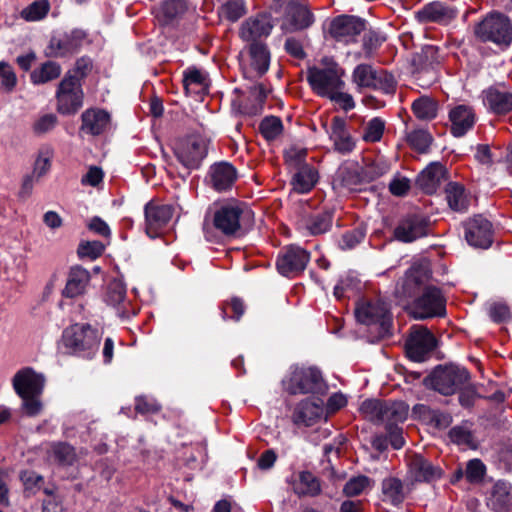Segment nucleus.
Returning <instances> with one entry per match:
<instances>
[{
  "label": "nucleus",
  "instance_id": "nucleus-34",
  "mask_svg": "<svg viewBox=\"0 0 512 512\" xmlns=\"http://www.w3.org/2000/svg\"><path fill=\"white\" fill-rule=\"evenodd\" d=\"M251 58V67L257 73V76L265 74L270 64V52L267 46L262 42L251 43L249 46Z\"/></svg>",
  "mask_w": 512,
  "mask_h": 512
},
{
  "label": "nucleus",
  "instance_id": "nucleus-33",
  "mask_svg": "<svg viewBox=\"0 0 512 512\" xmlns=\"http://www.w3.org/2000/svg\"><path fill=\"white\" fill-rule=\"evenodd\" d=\"M407 415L408 406L404 402L384 401L381 424H385L388 429H392L398 423L405 421Z\"/></svg>",
  "mask_w": 512,
  "mask_h": 512
},
{
  "label": "nucleus",
  "instance_id": "nucleus-27",
  "mask_svg": "<svg viewBox=\"0 0 512 512\" xmlns=\"http://www.w3.org/2000/svg\"><path fill=\"white\" fill-rule=\"evenodd\" d=\"M212 187L221 192L232 187L237 179L235 167L228 162H219L213 164L209 170Z\"/></svg>",
  "mask_w": 512,
  "mask_h": 512
},
{
  "label": "nucleus",
  "instance_id": "nucleus-47",
  "mask_svg": "<svg viewBox=\"0 0 512 512\" xmlns=\"http://www.w3.org/2000/svg\"><path fill=\"white\" fill-rule=\"evenodd\" d=\"M250 96L252 97V103L244 106V113L248 115H257L261 113L263 109L267 92L262 84H256L250 87Z\"/></svg>",
  "mask_w": 512,
  "mask_h": 512
},
{
  "label": "nucleus",
  "instance_id": "nucleus-23",
  "mask_svg": "<svg viewBox=\"0 0 512 512\" xmlns=\"http://www.w3.org/2000/svg\"><path fill=\"white\" fill-rule=\"evenodd\" d=\"M327 132L337 152L349 154L354 150L355 141L347 130L345 119L339 116L333 117Z\"/></svg>",
  "mask_w": 512,
  "mask_h": 512
},
{
  "label": "nucleus",
  "instance_id": "nucleus-59",
  "mask_svg": "<svg viewBox=\"0 0 512 512\" xmlns=\"http://www.w3.org/2000/svg\"><path fill=\"white\" fill-rule=\"evenodd\" d=\"M20 479L25 488V492L30 494H35L44 482V479L41 475L37 474L34 471H23L20 475Z\"/></svg>",
  "mask_w": 512,
  "mask_h": 512
},
{
  "label": "nucleus",
  "instance_id": "nucleus-32",
  "mask_svg": "<svg viewBox=\"0 0 512 512\" xmlns=\"http://www.w3.org/2000/svg\"><path fill=\"white\" fill-rule=\"evenodd\" d=\"M293 491L299 497H315L321 493L319 479L309 471H302L292 483Z\"/></svg>",
  "mask_w": 512,
  "mask_h": 512
},
{
  "label": "nucleus",
  "instance_id": "nucleus-56",
  "mask_svg": "<svg viewBox=\"0 0 512 512\" xmlns=\"http://www.w3.org/2000/svg\"><path fill=\"white\" fill-rule=\"evenodd\" d=\"M126 297V288L120 281H112L108 284L105 301L107 304L117 306L121 304Z\"/></svg>",
  "mask_w": 512,
  "mask_h": 512
},
{
  "label": "nucleus",
  "instance_id": "nucleus-14",
  "mask_svg": "<svg viewBox=\"0 0 512 512\" xmlns=\"http://www.w3.org/2000/svg\"><path fill=\"white\" fill-rule=\"evenodd\" d=\"M310 261V254L297 245H289L283 249L277 259V269L283 276H292L302 272Z\"/></svg>",
  "mask_w": 512,
  "mask_h": 512
},
{
  "label": "nucleus",
  "instance_id": "nucleus-8",
  "mask_svg": "<svg viewBox=\"0 0 512 512\" xmlns=\"http://www.w3.org/2000/svg\"><path fill=\"white\" fill-rule=\"evenodd\" d=\"M476 35L483 41L507 46L512 41V26L505 15L492 13L478 24Z\"/></svg>",
  "mask_w": 512,
  "mask_h": 512
},
{
  "label": "nucleus",
  "instance_id": "nucleus-36",
  "mask_svg": "<svg viewBox=\"0 0 512 512\" xmlns=\"http://www.w3.org/2000/svg\"><path fill=\"white\" fill-rule=\"evenodd\" d=\"M62 67L54 61H46L30 73V81L34 85H42L60 77Z\"/></svg>",
  "mask_w": 512,
  "mask_h": 512
},
{
  "label": "nucleus",
  "instance_id": "nucleus-4",
  "mask_svg": "<svg viewBox=\"0 0 512 512\" xmlns=\"http://www.w3.org/2000/svg\"><path fill=\"white\" fill-rule=\"evenodd\" d=\"M469 380L470 374L467 369L450 365L435 369L426 382L435 391L448 396L464 387Z\"/></svg>",
  "mask_w": 512,
  "mask_h": 512
},
{
  "label": "nucleus",
  "instance_id": "nucleus-15",
  "mask_svg": "<svg viewBox=\"0 0 512 512\" xmlns=\"http://www.w3.org/2000/svg\"><path fill=\"white\" fill-rule=\"evenodd\" d=\"M436 340L426 328H415L405 342L408 357L416 362L424 361L426 356L435 348Z\"/></svg>",
  "mask_w": 512,
  "mask_h": 512
},
{
  "label": "nucleus",
  "instance_id": "nucleus-29",
  "mask_svg": "<svg viewBox=\"0 0 512 512\" xmlns=\"http://www.w3.org/2000/svg\"><path fill=\"white\" fill-rule=\"evenodd\" d=\"M416 17L421 23L446 24L456 17V13L441 2H432L419 10Z\"/></svg>",
  "mask_w": 512,
  "mask_h": 512
},
{
  "label": "nucleus",
  "instance_id": "nucleus-19",
  "mask_svg": "<svg viewBox=\"0 0 512 512\" xmlns=\"http://www.w3.org/2000/svg\"><path fill=\"white\" fill-rule=\"evenodd\" d=\"M333 189L340 194L355 192L365 184L361 167L356 163L345 164L339 167L333 178Z\"/></svg>",
  "mask_w": 512,
  "mask_h": 512
},
{
  "label": "nucleus",
  "instance_id": "nucleus-28",
  "mask_svg": "<svg viewBox=\"0 0 512 512\" xmlns=\"http://www.w3.org/2000/svg\"><path fill=\"white\" fill-rule=\"evenodd\" d=\"M445 177V167L439 162H433L417 176L416 183L425 193L432 194L445 180Z\"/></svg>",
  "mask_w": 512,
  "mask_h": 512
},
{
  "label": "nucleus",
  "instance_id": "nucleus-3",
  "mask_svg": "<svg viewBox=\"0 0 512 512\" xmlns=\"http://www.w3.org/2000/svg\"><path fill=\"white\" fill-rule=\"evenodd\" d=\"M431 271L427 262H415L397 282L394 294L400 301L417 298L430 279Z\"/></svg>",
  "mask_w": 512,
  "mask_h": 512
},
{
  "label": "nucleus",
  "instance_id": "nucleus-12",
  "mask_svg": "<svg viewBox=\"0 0 512 512\" xmlns=\"http://www.w3.org/2000/svg\"><path fill=\"white\" fill-rule=\"evenodd\" d=\"M90 43L88 34L81 29H74L61 37H52L47 47L50 57H64L76 53Z\"/></svg>",
  "mask_w": 512,
  "mask_h": 512
},
{
  "label": "nucleus",
  "instance_id": "nucleus-41",
  "mask_svg": "<svg viewBox=\"0 0 512 512\" xmlns=\"http://www.w3.org/2000/svg\"><path fill=\"white\" fill-rule=\"evenodd\" d=\"M440 63L439 49L433 45L424 46L420 52L413 57V64L419 71H428L435 64Z\"/></svg>",
  "mask_w": 512,
  "mask_h": 512
},
{
  "label": "nucleus",
  "instance_id": "nucleus-45",
  "mask_svg": "<svg viewBox=\"0 0 512 512\" xmlns=\"http://www.w3.org/2000/svg\"><path fill=\"white\" fill-rule=\"evenodd\" d=\"M377 70L369 64L357 65L352 73V81L359 89L370 88L373 86Z\"/></svg>",
  "mask_w": 512,
  "mask_h": 512
},
{
  "label": "nucleus",
  "instance_id": "nucleus-54",
  "mask_svg": "<svg viewBox=\"0 0 512 512\" xmlns=\"http://www.w3.org/2000/svg\"><path fill=\"white\" fill-rule=\"evenodd\" d=\"M407 141L412 148L420 153H424L428 150L432 138L426 130L419 129L410 132L407 136Z\"/></svg>",
  "mask_w": 512,
  "mask_h": 512
},
{
  "label": "nucleus",
  "instance_id": "nucleus-43",
  "mask_svg": "<svg viewBox=\"0 0 512 512\" xmlns=\"http://www.w3.org/2000/svg\"><path fill=\"white\" fill-rule=\"evenodd\" d=\"M415 116L420 120H432L437 116L438 103L431 97L422 96L412 104Z\"/></svg>",
  "mask_w": 512,
  "mask_h": 512
},
{
  "label": "nucleus",
  "instance_id": "nucleus-57",
  "mask_svg": "<svg viewBox=\"0 0 512 512\" xmlns=\"http://www.w3.org/2000/svg\"><path fill=\"white\" fill-rule=\"evenodd\" d=\"M186 11L183 0H166L161 6V13L166 21L173 20Z\"/></svg>",
  "mask_w": 512,
  "mask_h": 512
},
{
  "label": "nucleus",
  "instance_id": "nucleus-13",
  "mask_svg": "<svg viewBox=\"0 0 512 512\" xmlns=\"http://www.w3.org/2000/svg\"><path fill=\"white\" fill-rule=\"evenodd\" d=\"M467 243L475 248L487 249L493 242L492 223L482 215H476L464 223Z\"/></svg>",
  "mask_w": 512,
  "mask_h": 512
},
{
  "label": "nucleus",
  "instance_id": "nucleus-39",
  "mask_svg": "<svg viewBox=\"0 0 512 512\" xmlns=\"http://www.w3.org/2000/svg\"><path fill=\"white\" fill-rule=\"evenodd\" d=\"M332 221V212L323 211L306 218L304 220V227L310 235L316 236L326 233L331 228Z\"/></svg>",
  "mask_w": 512,
  "mask_h": 512
},
{
  "label": "nucleus",
  "instance_id": "nucleus-62",
  "mask_svg": "<svg viewBox=\"0 0 512 512\" xmlns=\"http://www.w3.org/2000/svg\"><path fill=\"white\" fill-rule=\"evenodd\" d=\"M41 395H26L20 397L22 399L21 409L29 417L39 415L43 409V404L40 400Z\"/></svg>",
  "mask_w": 512,
  "mask_h": 512
},
{
  "label": "nucleus",
  "instance_id": "nucleus-38",
  "mask_svg": "<svg viewBox=\"0 0 512 512\" xmlns=\"http://www.w3.org/2000/svg\"><path fill=\"white\" fill-rule=\"evenodd\" d=\"M317 182V171L308 165H303L293 176V189L298 193L309 192Z\"/></svg>",
  "mask_w": 512,
  "mask_h": 512
},
{
  "label": "nucleus",
  "instance_id": "nucleus-26",
  "mask_svg": "<svg viewBox=\"0 0 512 512\" xmlns=\"http://www.w3.org/2000/svg\"><path fill=\"white\" fill-rule=\"evenodd\" d=\"M90 282V273L81 266H73L70 268L66 285L62 291V295L66 298H75L85 293Z\"/></svg>",
  "mask_w": 512,
  "mask_h": 512
},
{
  "label": "nucleus",
  "instance_id": "nucleus-63",
  "mask_svg": "<svg viewBox=\"0 0 512 512\" xmlns=\"http://www.w3.org/2000/svg\"><path fill=\"white\" fill-rule=\"evenodd\" d=\"M104 249L105 246L100 241H86L80 243L78 247V255L80 257L96 259L103 253Z\"/></svg>",
  "mask_w": 512,
  "mask_h": 512
},
{
  "label": "nucleus",
  "instance_id": "nucleus-64",
  "mask_svg": "<svg viewBox=\"0 0 512 512\" xmlns=\"http://www.w3.org/2000/svg\"><path fill=\"white\" fill-rule=\"evenodd\" d=\"M489 316L496 323H503L511 318L510 308L503 302L492 303L489 307Z\"/></svg>",
  "mask_w": 512,
  "mask_h": 512
},
{
  "label": "nucleus",
  "instance_id": "nucleus-17",
  "mask_svg": "<svg viewBox=\"0 0 512 512\" xmlns=\"http://www.w3.org/2000/svg\"><path fill=\"white\" fill-rule=\"evenodd\" d=\"M428 233V221L419 214L402 217L394 229V237L403 243H410Z\"/></svg>",
  "mask_w": 512,
  "mask_h": 512
},
{
  "label": "nucleus",
  "instance_id": "nucleus-44",
  "mask_svg": "<svg viewBox=\"0 0 512 512\" xmlns=\"http://www.w3.org/2000/svg\"><path fill=\"white\" fill-rule=\"evenodd\" d=\"M183 86L186 94L199 93L206 85V77L197 68H188L183 74Z\"/></svg>",
  "mask_w": 512,
  "mask_h": 512
},
{
  "label": "nucleus",
  "instance_id": "nucleus-20",
  "mask_svg": "<svg viewBox=\"0 0 512 512\" xmlns=\"http://www.w3.org/2000/svg\"><path fill=\"white\" fill-rule=\"evenodd\" d=\"M271 17L258 14L247 18L240 26L239 36L243 41L255 43L263 37H268L273 29Z\"/></svg>",
  "mask_w": 512,
  "mask_h": 512
},
{
  "label": "nucleus",
  "instance_id": "nucleus-6",
  "mask_svg": "<svg viewBox=\"0 0 512 512\" xmlns=\"http://www.w3.org/2000/svg\"><path fill=\"white\" fill-rule=\"evenodd\" d=\"M56 110L62 115H74L83 106L84 92L82 83L70 75H64L56 93Z\"/></svg>",
  "mask_w": 512,
  "mask_h": 512
},
{
  "label": "nucleus",
  "instance_id": "nucleus-7",
  "mask_svg": "<svg viewBox=\"0 0 512 512\" xmlns=\"http://www.w3.org/2000/svg\"><path fill=\"white\" fill-rule=\"evenodd\" d=\"M207 152L208 141L199 135L182 138L174 146L176 158L188 170L198 169Z\"/></svg>",
  "mask_w": 512,
  "mask_h": 512
},
{
  "label": "nucleus",
  "instance_id": "nucleus-35",
  "mask_svg": "<svg viewBox=\"0 0 512 512\" xmlns=\"http://www.w3.org/2000/svg\"><path fill=\"white\" fill-rule=\"evenodd\" d=\"M383 501L389 502L394 506L400 505L406 497L403 483L395 477L383 479L381 484Z\"/></svg>",
  "mask_w": 512,
  "mask_h": 512
},
{
  "label": "nucleus",
  "instance_id": "nucleus-58",
  "mask_svg": "<svg viewBox=\"0 0 512 512\" xmlns=\"http://www.w3.org/2000/svg\"><path fill=\"white\" fill-rule=\"evenodd\" d=\"M370 484L367 476L361 475L351 478L344 486L343 492L348 497L361 494Z\"/></svg>",
  "mask_w": 512,
  "mask_h": 512
},
{
  "label": "nucleus",
  "instance_id": "nucleus-21",
  "mask_svg": "<svg viewBox=\"0 0 512 512\" xmlns=\"http://www.w3.org/2000/svg\"><path fill=\"white\" fill-rule=\"evenodd\" d=\"M146 233L154 238L158 231L166 226L173 215V208L170 205H158L149 202L145 205Z\"/></svg>",
  "mask_w": 512,
  "mask_h": 512
},
{
  "label": "nucleus",
  "instance_id": "nucleus-11",
  "mask_svg": "<svg viewBox=\"0 0 512 512\" xmlns=\"http://www.w3.org/2000/svg\"><path fill=\"white\" fill-rule=\"evenodd\" d=\"M366 30V21L360 17L340 15L329 25V34L337 42L350 44L357 41L358 36Z\"/></svg>",
  "mask_w": 512,
  "mask_h": 512
},
{
  "label": "nucleus",
  "instance_id": "nucleus-9",
  "mask_svg": "<svg viewBox=\"0 0 512 512\" xmlns=\"http://www.w3.org/2000/svg\"><path fill=\"white\" fill-rule=\"evenodd\" d=\"M342 75V70L336 65L323 69L313 67L307 72V80L314 92L321 97L329 98L336 90L344 88Z\"/></svg>",
  "mask_w": 512,
  "mask_h": 512
},
{
  "label": "nucleus",
  "instance_id": "nucleus-53",
  "mask_svg": "<svg viewBox=\"0 0 512 512\" xmlns=\"http://www.w3.org/2000/svg\"><path fill=\"white\" fill-rule=\"evenodd\" d=\"M371 89L380 90L385 94H393L396 89L394 76L385 70H377Z\"/></svg>",
  "mask_w": 512,
  "mask_h": 512
},
{
  "label": "nucleus",
  "instance_id": "nucleus-2",
  "mask_svg": "<svg viewBox=\"0 0 512 512\" xmlns=\"http://www.w3.org/2000/svg\"><path fill=\"white\" fill-rule=\"evenodd\" d=\"M283 385L292 395L324 393L326 390L321 372L314 367H294Z\"/></svg>",
  "mask_w": 512,
  "mask_h": 512
},
{
  "label": "nucleus",
  "instance_id": "nucleus-61",
  "mask_svg": "<svg viewBox=\"0 0 512 512\" xmlns=\"http://www.w3.org/2000/svg\"><path fill=\"white\" fill-rule=\"evenodd\" d=\"M485 465L479 459L468 461L465 469V477L470 483L480 482L485 474Z\"/></svg>",
  "mask_w": 512,
  "mask_h": 512
},
{
  "label": "nucleus",
  "instance_id": "nucleus-25",
  "mask_svg": "<svg viewBox=\"0 0 512 512\" xmlns=\"http://www.w3.org/2000/svg\"><path fill=\"white\" fill-rule=\"evenodd\" d=\"M81 122V132L97 136L108 128L110 115L101 109H87L81 115Z\"/></svg>",
  "mask_w": 512,
  "mask_h": 512
},
{
  "label": "nucleus",
  "instance_id": "nucleus-42",
  "mask_svg": "<svg viewBox=\"0 0 512 512\" xmlns=\"http://www.w3.org/2000/svg\"><path fill=\"white\" fill-rule=\"evenodd\" d=\"M491 505L495 511H504L512 503L511 486L505 482H497L491 494Z\"/></svg>",
  "mask_w": 512,
  "mask_h": 512
},
{
  "label": "nucleus",
  "instance_id": "nucleus-24",
  "mask_svg": "<svg viewBox=\"0 0 512 512\" xmlns=\"http://www.w3.org/2000/svg\"><path fill=\"white\" fill-rule=\"evenodd\" d=\"M409 474L414 481L432 482L441 478L442 470L422 455L415 454L409 460Z\"/></svg>",
  "mask_w": 512,
  "mask_h": 512
},
{
  "label": "nucleus",
  "instance_id": "nucleus-40",
  "mask_svg": "<svg viewBox=\"0 0 512 512\" xmlns=\"http://www.w3.org/2000/svg\"><path fill=\"white\" fill-rule=\"evenodd\" d=\"M449 207L454 211H465L468 208V199L464 187L456 182H450L445 188Z\"/></svg>",
  "mask_w": 512,
  "mask_h": 512
},
{
  "label": "nucleus",
  "instance_id": "nucleus-37",
  "mask_svg": "<svg viewBox=\"0 0 512 512\" xmlns=\"http://www.w3.org/2000/svg\"><path fill=\"white\" fill-rule=\"evenodd\" d=\"M287 15L291 20V25L294 30L305 29L314 21L313 14L307 6L298 2H291L288 5Z\"/></svg>",
  "mask_w": 512,
  "mask_h": 512
},
{
  "label": "nucleus",
  "instance_id": "nucleus-46",
  "mask_svg": "<svg viewBox=\"0 0 512 512\" xmlns=\"http://www.w3.org/2000/svg\"><path fill=\"white\" fill-rule=\"evenodd\" d=\"M51 453L54 459L64 466H71L76 461L74 447L65 442L53 443L51 445Z\"/></svg>",
  "mask_w": 512,
  "mask_h": 512
},
{
  "label": "nucleus",
  "instance_id": "nucleus-31",
  "mask_svg": "<svg viewBox=\"0 0 512 512\" xmlns=\"http://www.w3.org/2000/svg\"><path fill=\"white\" fill-rule=\"evenodd\" d=\"M322 404L308 399L301 401L293 412V422L296 425L311 426L322 417Z\"/></svg>",
  "mask_w": 512,
  "mask_h": 512
},
{
  "label": "nucleus",
  "instance_id": "nucleus-22",
  "mask_svg": "<svg viewBox=\"0 0 512 512\" xmlns=\"http://www.w3.org/2000/svg\"><path fill=\"white\" fill-rule=\"evenodd\" d=\"M449 120L451 134L455 137H462L473 128L476 115L472 107L462 104L450 110Z\"/></svg>",
  "mask_w": 512,
  "mask_h": 512
},
{
  "label": "nucleus",
  "instance_id": "nucleus-60",
  "mask_svg": "<svg viewBox=\"0 0 512 512\" xmlns=\"http://www.w3.org/2000/svg\"><path fill=\"white\" fill-rule=\"evenodd\" d=\"M92 67V60L84 56L77 59L73 69L67 71L65 75H70L82 83V80L91 72Z\"/></svg>",
  "mask_w": 512,
  "mask_h": 512
},
{
  "label": "nucleus",
  "instance_id": "nucleus-48",
  "mask_svg": "<svg viewBox=\"0 0 512 512\" xmlns=\"http://www.w3.org/2000/svg\"><path fill=\"white\" fill-rule=\"evenodd\" d=\"M246 12L245 0H227L220 8V15L230 22H236Z\"/></svg>",
  "mask_w": 512,
  "mask_h": 512
},
{
  "label": "nucleus",
  "instance_id": "nucleus-18",
  "mask_svg": "<svg viewBox=\"0 0 512 512\" xmlns=\"http://www.w3.org/2000/svg\"><path fill=\"white\" fill-rule=\"evenodd\" d=\"M355 316L362 324H379L382 333L388 332L391 324V316L386 304L379 301L367 302L358 306Z\"/></svg>",
  "mask_w": 512,
  "mask_h": 512
},
{
  "label": "nucleus",
  "instance_id": "nucleus-30",
  "mask_svg": "<svg viewBox=\"0 0 512 512\" xmlns=\"http://www.w3.org/2000/svg\"><path fill=\"white\" fill-rule=\"evenodd\" d=\"M484 102L497 114L508 113L512 111V92L490 87L484 91Z\"/></svg>",
  "mask_w": 512,
  "mask_h": 512
},
{
  "label": "nucleus",
  "instance_id": "nucleus-16",
  "mask_svg": "<svg viewBox=\"0 0 512 512\" xmlns=\"http://www.w3.org/2000/svg\"><path fill=\"white\" fill-rule=\"evenodd\" d=\"M45 376L31 367H25L15 373L12 386L19 397L41 395L45 386Z\"/></svg>",
  "mask_w": 512,
  "mask_h": 512
},
{
  "label": "nucleus",
  "instance_id": "nucleus-49",
  "mask_svg": "<svg viewBox=\"0 0 512 512\" xmlns=\"http://www.w3.org/2000/svg\"><path fill=\"white\" fill-rule=\"evenodd\" d=\"M383 404V400L367 399L362 402L359 411L365 419L373 423L381 424Z\"/></svg>",
  "mask_w": 512,
  "mask_h": 512
},
{
  "label": "nucleus",
  "instance_id": "nucleus-10",
  "mask_svg": "<svg viewBox=\"0 0 512 512\" xmlns=\"http://www.w3.org/2000/svg\"><path fill=\"white\" fill-rule=\"evenodd\" d=\"M244 212L242 205L229 203L221 206L214 212L212 218L213 228L222 236L231 238L239 235L241 231V216Z\"/></svg>",
  "mask_w": 512,
  "mask_h": 512
},
{
  "label": "nucleus",
  "instance_id": "nucleus-55",
  "mask_svg": "<svg viewBox=\"0 0 512 512\" xmlns=\"http://www.w3.org/2000/svg\"><path fill=\"white\" fill-rule=\"evenodd\" d=\"M0 85L1 89L11 93L17 85V76L12 66L4 61H0Z\"/></svg>",
  "mask_w": 512,
  "mask_h": 512
},
{
  "label": "nucleus",
  "instance_id": "nucleus-50",
  "mask_svg": "<svg viewBox=\"0 0 512 512\" xmlns=\"http://www.w3.org/2000/svg\"><path fill=\"white\" fill-rule=\"evenodd\" d=\"M385 130V121L380 117L369 120L363 130L362 139L368 143L379 142Z\"/></svg>",
  "mask_w": 512,
  "mask_h": 512
},
{
  "label": "nucleus",
  "instance_id": "nucleus-52",
  "mask_svg": "<svg viewBox=\"0 0 512 512\" xmlns=\"http://www.w3.org/2000/svg\"><path fill=\"white\" fill-rule=\"evenodd\" d=\"M49 8L47 0H38L23 9L21 16L27 21H38L47 15Z\"/></svg>",
  "mask_w": 512,
  "mask_h": 512
},
{
  "label": "nucleus",
  "instance_id": "nucleus-1",
  "mask_svg": "<svg viewBox=\"0 0 512 512\" xmlns=\"http://www.w3.org/2000/svg\"><path fill=\"white\" fill-rule=\"evenodd\" d=\"M62 344L67 353L89 358L98 351L100 336L89 324H74L63 331Z\"/></svg>",
  "mask_w": 512,
  "mask_h": 512
},
{
  "label": "nucleus",
  "instance_id": "nucleus-5",
  "mask_svg": "<svg viewBox=\"0 0 512 512\" xmlns=\"http://www.w3.org/2000/svg\"><path fill=\"white\" fill-rule=\"evenodd\" d=\"M445 313L446 300L441 290L432 285L424 287L422 293L410 306V315L418 320L442 317Z\"/></svg>",
  "mask_w": 512,
  "mask_h": 512
},
{
  "label": "nucleus",
  "instance_id": "nucleus-51",
  "mask_svg": "<svg viewBox=\"0 0 512 512\" xmlns=\"http://www.w3.org/2000/svg\"><path fill=\"white\" fill-rule=\"evenodd\" d=\"M259 130L266 140L272 141L281 135L283 124L279 117L268 116L261 121Z\"/></svg>",
  "mask_w": 512,
  "mask_h": 512
}]
</instances>
